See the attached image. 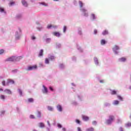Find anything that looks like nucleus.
<instances>
[{
  "instance_id": "nucleus-1",
  "label": "nucleus",
  "mask_w": 131,
  "mask_h": 131,
  "mask_svg": "<svg viewBox=\"0 0 131 131\" xmlns=\"http://www.w3.org/2000/svg\"><path fill=\"white\" fill-rule=\"evenodd\" d=\"M20 59H22L21 56L18 57H12L8 58L7 61H9L10 62H14V61H19Z\"/></svg>"
},
{
  "instance_id": "nucleus-36",
  "label": "nucleus",
  "mask_w": 131,
  "mask_h": 131,
  "mask_svg": "<svg viewBox=\"0 0 131 131\" xmlns=\"http://www.w3.org/2000/svg\"><path fill=\"white\" fill-rule=\"evenodd\" d=\"M5 10L4 9V8L0 7V12H1V13H3V12H4Z\"/></svg>"
},
{
  "instance_id": "nucleus-30",
  "label": "nucleus",
  "mask_w": 131,
  "mask_h": 131,
  "mask_svg": "<svg viewBox=\"0 0 131 131\" xmlns=\"http://www.w3.org/2000/svg\"><path fill=\"white\" fill-rule=\"evenodd\" d=\"M48 110H49V111H53V107H52V106H49L48 107Z\"/></svg>"
},
{
  "instance_id": "nucleus-41",
  "label": "nucleus",
  "mask_w": 131,
  "mask_h": 131,
  "mask_svg": "<svg viewBox=\"0 0 131 131\" xmlns=\"http://www.w3.org/2000/svg\"><path fill=\"white\" fill-rule=\"evenodd\" d=\"M57 126H58V127H59V128H62V125L61 124H58Z\"/></svg>"
},
{
  "instance_id": "nucleus-7",
  "label": "nucleus",
  "mask_w": 131,
  "mask_h": 131,
  "mask_svg": "<svg viewBox=\"0 0 131 131\" xmlns=\"http://www.w3.org/2000/svg\"><path fill=\"white\" fill-rule=\"evenodd\" d=\"M57 110L60 112H62L63 110V108H62V106H61V105H59V104L57 105Z\"/></svg>"
},
{
  "instance_id": "nucleus-39",
  "label": "nucleus",
  "mask_w": 131,
  "mask_h": 131,
  "mask_svg": "<svg viewBox=\"0 0 131 131\" xmlns=\"http://www.w3.org/2000/svg\"><path fill=\"white\" fill-rule=\"evenodd\" d=\"M41 5H42L43 6H45V7H47L48 6V4H46L45 3H41Z\"/></svg>"
},
{
  "instance_id": "nucleus-23",
  "label": "nucleus",
  "mask_w": 131,
  "mask_h": 131,
  "mask_svg": "<svg viewBox=\"0 0 131 131\" xmlns=\"http://www.w3.org/2000/svg\"><path fill=\"white\" fill-rule=\"evenodd\" d=\"M28 101L29 103H33L34 100H33V98H29L28 99Z\"/></svg>"
},
{
  "instance_id": "nucleus-31",
  "label": "nucleus",
  "mask_w": 131,
  "mask_h": 131,
  "mask_svg": "<svg viewBox=\"0 0 131 131\" xmlns=\"http://www.w3.org/2000/svg\"><path fill=\"white\" fill-rule=\"evenodd\" d=\"M49 60H55V56H51L49 57Z\"/></svg>"
},
{
  "instance_id": "nucleus-44",
  "label": "nucleus",
  "mask_w": 131,
  "mask_h": 131,
  "mask_svg": "<svg viewBox=\"0 0 131 131\" xmlns=\"http://www.w3.org/2000/svg\"><path fill=\"white\" fill-rule=\"evenodd\" d=\"M127 126H131V123H128L126 124Z\"/></svg>"
},
{
  "instance_id": "nucleus-49",
  "label": "nucleus",
  "mask_w": 131,
  "mask_h": 131,
  "mask_svg": "<svg viewBox=\"0 0 131 131\" xmlns=\"http://www.w3.org/2000/svg\"><path fill=\"white\" fill-rule=\"evenodd\" d=\"M51 40V39H47L46 41L49 42V41Z\"/></svg>"
},
{
  "instance_id": "nucleus-54",
  "label": "nucleus",
  "mask_w": 131,
  "mask_h": 131,
  "mask_svg": "<svg viewBox=\"0 0 131 131\" xmlns=\"http://www.w3.org/2000/svg\"><path fill=\"white\" fill-rule=\"evenodd\" d=\"M117 120H118V122H120V121H120V120H119V119H118Z\"/></svg>"
},
{
  "instance_id": "nucleus-53",
  "label": "nucleus",
  "mask_w": 131,
  "mask_h": 131,
  "mask_svg": "<svg viewBox=\"0 0 131 131\" xmlns=\"http://www.w3.org/2000/svg\"><path fill=\"white\" fill-rule=\"evenodd\" d=\"M62 130H63V131H66V128H62Z\"/></svg>"
},
{
  "instance_id": "nucleus-3",
  "label": "nucleus",
  "mask_w": 131,
  "mask_h": 131,
  "mask_svg": "<svg viewBox=\"0 0 131 131\" xmlns=\"http://www.w3.org/2000/svg\"><path fill=\"white\" fill-rule=\"evenodd\" d=\"M53 34L54 36H56L57 37H60V36H61V33L58 32H54Z\"/></svg>"
},
{
  "instance_id": "nucleus-32",
  "label": "nucleus",
  "mask_w": 131,
  "mask_h": 131,
  "mask_svg": "<svg viewBox=\"0 0 131 131\" xmlns=\"http://www.w3.org/2000/svg\"><path fill=\"white\" fill-rule=\"evenodd\" d=\"M45 63L46 64H49L50 63V61L48 58L45 59Z\"/></svg>"
},
{
  "instance_id": "nucleus-43",
  "label": "nucleus",
  "mask_w": 131,
  "mask_h": 131,
  "mask_svg": "<svg viewBox=\"0 0 131 131\" xmlns=\"http://www.w3.org/2000/svg\"><path fill=\"white\" fill-rule=\"evenodd\" d=\"M76 122L77 123H78V124H79L80 123V121H79V120H76Z\"/></svg>"
},
{
  "instance_id": "nucleus-42",
  "label": "nucleus",
  "mask_w": 131,
  "mask_h": 131,
  "mask_svg": "<svg viewBox=\"0 0 131 131\" xmlns=\"http://www.w3.org/2000/svg\"><path fill=\"white\" fill-rule=\"evenodd\" d=\"M118 98L121 101H122V97L120 96H118Z\"/></svg>"
},
{
  "instance_id": "nucleus-5",
  "label": "nucleus",
  "mask_w": 131,
  "mask_h": 131,
  "mask_svg": "<svg viewBox=\"0 0 131 131\" xmlns=\"http://www.w3.org/2000/svg\"><path fill=\"white\" fill-rule=\"evenodd\" d=\"M81 11L83 12V16H85V17H88V12H86V10H85V9H81Z\"/></svg>"
},
{
  "instance_id": "nucleus-27",
  "label": "nucleus",
  "mask_w": 131,
  "mask_h": 131,
  "mask_svg": "<svg viewBox=\"0 0 131 131\" xmlns=\"http://www.w3.org/2000/svg\"><path fill=\"white\" fill-rule=\"evenodd\" d=\"M91 17L92 19H93V20H95V19H96V15L94 14H92Z\"/></svg>"
},
{
  "instance_id": "nucleus-24",
  "label": "nucleus",
  "mask_w": 131,
  "mask_h": 131,
  "mask_svg": "<svg viewBox=\"0 0 131 131\" xmlns=\"http://www.w3.org/2000/svg\"><path fill=\"white\" fill-rule=\"evenodd\" d=\"M119 104V101L118 100H115L114 102V105H118Z\"/></svg>"
},
{
  "instance_id": "nucleus-55",
  "label": "nucleus",
  "mask_w": 131,
  "mask_h": 131,
  "mask_svg": "<svg viewBox=\"0 0 131 131\" xmlns=\"http://www.w3.org/2000/svg\"><path fill=\"white\" fill-rule=\"evenodd\" d=\"M54 2H57L58 0H53Z\"/></svg>"
},
{
  "instance_id": "nucleus-9",
  "label": "nucleus",
  "mask_w": 131,
  "mask_h": 131,
  "mask_svg": "<svg viewBox=\"0 0 131 131\" xmlns=\"http://www.w3.org/2000/svg\"><path fill=\"white\" fill-rule=\"evenodd\" d=\"M43 88L44 89V90L42 91L43 94H48V89L47 88V87L43 85Z\"/></svg>"
},
{
  "instance_id": "nucleus-56",
  "label": "nucleus",
  "mask_w": 131,
  "mask_h": 131,
  "mask_svg": "<svg viewBox=\"0 0 131 131\" xmlns=\"http://www.w3.org/2000/svg\"><path fill=\"white\" fill-rule=\"evenodd\" d=\"M129 90H131V86L129 88Z\"/></svg>"
},
{
  "instance_id": "nucleus-21",
  "label": "nucleus",
  "mask_w": 131,
  "mask_h": 131,
  "mask_svg": "<svg viewBox=\"0 0 131 131\" xmlns=\"http://www.w3.org/2000/svg\"><path fill=\"white\" fill-rule=\"evenodd\" d=\"M13 5H15V2H13V1H11L9 4V5L10 6V7H12V6H13Z\"/></svg>"
},
{
  "instance_id": "nucleus-37",
  "label": "nucleus",
  "mask_w": 131,
  "mask_h": 131,
  "mask_svg": "<svg viewBox=\"0 0 131 131\" xmlns=\"http://www.w3.org/2000/svg\"><path fill=\"white\" fill-rule=\"evenodd\" d=\"M66 29H67V28L66 27V26H64L63 27V32L65 33L66 32Z\"/></svg>"
},
{
  "instance_id": "nucleus-45",
  "label": "nucleus",
  "mask_w": 131,
  "mask_h": 131,
  "mask_svg": "<svg viewBox=\"0 0 131 131\" xmlns=\"http://www.w3.org/2000/svg\"><path fill=\"white\" fill-rule=\"evenodd\" d=\"M77 130H78V131H81V128H80V127H77Z\"/></svg>"
},
{
  "instance_id": "nucleus-40",
  "label": "nucleus",
  "mask_w": 131,
  "mask_h": 131,
  "mask_svg": "<svg viewBox=\"0 0 131 131\" xmlns=\"http://www.w3.org/2000/svg\"><path fill=\"white\" fill-rule=\"evenodd\" d=\"M18 93L20 95V96H22V91L20 89L18 90Z\"/></svg>"
},
{
  "instance_id": "nucleus-18",
  "label": "nucleus",
  "mask_w": 131,
  "mask_h": 131,
  "mask_svg": "<svg viewBox=\"0 0 131 131\" xmlns=\"http://www.w3.org/2000/svg\"><path fill=\"white\" fill-rule=\"evenodd\" d=\"M94 62H95V64L96 65H98L99 64V61L98 60V58H97V57H95L94 58Z\"/></svg>"
},
{
  "instance_id": "nucleus-48",
  "label": "nucleus",
  "mask_w": 131,
  "mask_h": 131,
  "mask_svg": "<svg viewBox=\"0 0 131 131\" xmlns=\"http://www.w3.org/2000/svg\"><path fill=\"white\" fill-rule=\"evenodd\" d=\"M94 34H96L97 32V30H94Z\"/></svg>"
},
{
  "instance_id": "nucleus-6",
  "label": "nucleus",
  "mask_w": 131,
  "mask_h": 131,
  "mask_svg": "<svg viewBox=\"0 0 131 131\" xmlns=\"http://www.w3.org/2000/svg\"><path fill=\"white\" fill-rule=\"evenodd\" d=\"M9 83H11V84H13L15 83V82L14 81V80H12L11 79H8L7 80V85H9Z\"/></svg>"
},
{
  "instance_id": "nucleus-20",
  "label": "nucleus",
  "mask_w": 131,
  "mask_h": 131,
  "mask_svg": "<svg viewBox=\"0 0 131 131\" xmlns=\"http://www.w3.org/2000/svg\"><path fill=\"white\" fill-rule=\"evenodd\" d=\"M108 31H107V30H105L104 31H103L102 32V34L103 35H106L107 34H108Z\"/></svg>"
},
{
  "instance_id": "nucleus-4",
  "label": "nucleus",
  "mask_w": 131,
  "mask_h": 131,
  "mask_svg": "<svg viewBox=\"0 0 131 131\" xmlns=\"http://www.w3.org/2000/svg\"><path fill=\"white\" fill-rule=\"evenodd\" d=\"M113 50L114 51V52L116 53L117 54V52H116V51L119 50V47L116 45H115L114 48H113Z\"/></svg>"
},
{
  "instance_id": "nucleus-28",
  "label": "nucleus",
  "mask_w": 131,
  "mask_h": 131,
  "mask_svg": "<svg viewBox=\"0 0 131 131\" xmlns=\"http://www.w3.org/2000/svg\"><path fill=\"white\" fill-rule=\"evenodd\" d=\"M112 95H116L117 92L115 90H113L111 92Z\"/></svg>"
},
{
  "instance_id": "nucleus-47",
  "label": "nucleus",
  "mask_w": 131,
  "mask_h": 131,
  "mask_svg": "<svg viewBox=\"0 0 131 131\" xmlns=\"http://www.w3.org/2000/svg\"><path fill=\"white\" fill-rule=\"evenodd\" d=\"M35 38H35V36H32V39H33H33H35Z\"/></svg>"
},
{
  "instance_id": "nucleus-26",
  "label": "nucleus",
  "mask_w": 131,
  "mask_h": 131,
  "mask_svg": "<svg viewBox=\"0 0 131 131\" xmlns=\"http://www.w3.org/2000/svg\"><path fill=\"white\" fill-rule=\"evenodd\" d=\"M79 4L80 8H82L83 6V4L82 3V2L81 1H79Z\"/></svg>"
},
{
  "instance_id": "nucleus-22",
  "label": "nucleus",
  "mask_w": 131,
  "mask_h": 131,
  "mask_svg": "<svg viewBox=\"0 0 131 131\" xmlns=\"http://www.w3.org/2000/svg\"><path fill=\"white\" fill-rule=\"evenodd\" d=\"M100 42H101V45H105V43H106V41L104 39H102Z\"/></svg>"
},
{
  "instance_id": "nucleus-33",
  "label": "nucleus",
  "mask_w": 131,
  "mask_h": 131,
  "mask_svg": "<svg viewBox=\"0 0 131 131\" xmlns=\"http://www.w3.org/2000/svg\"><path fill=\"white\" fill-rule=\"evenodd\" d=\"M30 118H31V119H34V118H35V117L33 115H31L30 116Z\"/></svg>"
},
{
  "instance_id": "nucleus-13",
  "label": "nucleus",
  "mask_w": 131,
  "mask_h": 131,
  "mask_svg": "<svg viewBox=\"0 0 131 131\" xmlns=\"http://www.w3.org/2000/svg\"><path fill=\"white\" fill-rule=\"evenodd\" d=\"M38 125H39V127H40L41 128L45 127V124L42 122L39 123Z\"/></svg>"
},
{
  "instance_id": "nucleus-25",
  "label": "nucleus",
  "mask_w": 131,
  "mask_h": 131,
  "mask_svg": "<svg viewBox=\"0 0 131 131\" xmlns=\"http://www.w3.org/2000/svg\"><path fill=\"white\" fill-rule=\"evenodd\" d=\"M95 129L93 127H90L86 129V131H94Z\"/></svg>"
},
{
  "instance_id": "nucleus-15",
  "label": "nucleus",
  "mask_w": 131,
  "mask_h": 131,
  "mask_svg": "<svg viewBox=\"0 0 131 131\" xmlns=\"http://www.w3.org/2000/svg\"><path fill=\"white\" fill-rule=\"evenodd\" d=\"M109 119L111 120L112 121H114V119H115V118L114 116L111 115L109 116Z\"/></svg>"
},
{
  "instance_id": "nucleus-11",
  "label": "nucleus",
  "mask_w": 131,
  "mask_h": 131,
  "mask_svg": "<svg viewBox=\"0 0 131 131\" xmlns=\"http://www.w3.org/2000/svg\"><path fill=\"white\" fill-rule=\"evenodd\" d=\"M4 92H5V93L8 94V95H11V94H12V91H11V90L8 89H5L4 90Z\"/></svg>"
},
{
  "instance_id": "nucleus-19",
  "label": "nucleus",
  "mask_w": 131,
  "mask_h": 131,
  "mask_svg": "<svg viewBox=\"0 0 131 131\" xmlns=\"http://www.w3.org/2000/svg\"><path fill=\"white\" fill-rule=\"evenodd\" d=\"M112 122L113 121L110 120V119H108V120H107L106 123V124H111V123H112Z\"/></svg>"
},
{
  "instance_id": "nucleus-14",
  "label": "nucleus",
  "mask_w": 131,
  "mask_h": 131,
  "mask_svg": "<svg viewBox=\"0 0 131 131\" xmlns=\"http://www.w3.org/2000/svg\"><path fill=\"white\" fill-rule=\"evenodd\" d=\"M21 3L23 6H25V7H27V6H28V4H27V2H26L25 0H22Z\"/></svg>"
},
{
  "instance_id": "nucleus-12",
  "label": "nucleus",
  "mask_w": 131,
  "mask_h": 131,
  "mask_svg": "<svg viewBox=\"0 0 131 131\" xmlns=\"http://www.w3.org/2000/svg\"><path fill=\"white\" fill-rule=\"evenodd\" d=\"M36 115L37 117H38V118L41 117V113L39 111L37 112Z\"/></svg>"
},
{
  "instance_id": "nucleus-29",
  "label": "nucleus",
  "mask_w": 131,
  "mask_h": 131,
  "mask_svg": "<svg viewBox=\"0 0 131 131\" xmlns=\"http://www.w3.org/2000/svg\"><path fill=\"white\" fill-rule=\"evenodd\" d=\"M0 98L2 100H5V99H6V96H5V95H1Z\"/></svg>"
},
{
  "instance_id": "nucleus-16",
  "label": "nucleus",
  "mask_w": 131,
  "mask_h": 131,
  "mask_svg": "<svg viewBox=\"0 0 131 131\" xmlns=\"http://www.w3.org/2000/svg\"><path fill=\"white\" fill-rule=\"evenodd\" d=\"M52 27H54V28H57V26H53L52 25H48L47 26V28L50 29V28H52Z\"/></svg>"
},
{
  "instance_id": "nucleus-46",
  "label": "nucleus",
  "mask_w": 131,
  "mask_h": 131,
  "mask_svg": "<svg viewBox=\"0 0 131 131\" xmlns=\"http://www.w3.org/2000/svg\"><path fill=\"white\" fill-rule=\"evenodd\" d=\"M49 89L52 91V92L54 91V89H53V88H52L51 86H50Z\"/></svg>"
},
{
  "instance_id": "nucleus-10",
  "label": "nucleus",
  "mask_w": 131,
  "mask_h": 131,
  "mask_svg": "<svg viewBox=\"0 0 131 131\" xmlns=\"http://www.w3.org/2000/svg\"><path fill=\"white\" fill-rule=\"evenodd\" d=\"M42 56H43V50L41 49L39 52L38 56L42 57Z\"/></svg>"
},
{
  "instance_id": "nucleus-57",
  "label": "nucleus",
  "mask_w": 131,
  "mask_h": 131,
  "mask_svg": "<svg viewBox=\"0 0 131 131\" xmlns=\"http://www.w3.org/2000/svg\"><path fill=\"white\" fill-rule=\"evenodd\" d=\"M5 113V111H3V112H2V113Z\"/></svg>"
},
{
  "instance_id": "nucleus-38",
  "label": "nucleus",
  "mask_w": 131,
  "mask_h": 131,
  "mask_svg": "<svg viewBox=\"0 0 131 131\" xmlns=\"http://www.w3.org/2000/svg\"><path fill=\"white\" fill-rule=\"evenodd\" d=\"M92 124H93V125H96L97 124V121H93Z\"/></svg>"
},
{
  "instance_id": "nucleus-2",
  "label": "nucleus",
  "mask_w": 131,
  "mask_h": 131,
  "mask_svg": "<svg viewBox=\"0 0 131 131\" xmlns=\"http://www.w3.org/2000/svg\"><path fill=\"white\" fill-rule=\"evenodd\" d=\"M37 68V66L36 65L34 66H30L28 67V71H31V70H34V69H36Z\"/></svg>"
},
{
  "instance_id": "nucleus-34",
  "label": "nucleus",
  "mask_w": 131,
  "mask_h": 131,
  "mask_svg": "<svg viewBox=\"0 0 131 131\" xmlns=\"http://www.w3.org/2000/svg\"><path fill=\"white\" fill-rule=\"evenodd\" d=\"M4 52H5V51L3 49L0 50V55L4 54Z\"/></svg>"
},
{
  "instance_id": "nucleus-52",
  "label": "nucleus",
  "mask_w": 131,
  "mask_h": 131,
  "mask_svg": "<svg viewBox=\"0 0 131 131\" xmlns=\"http://www.w3.org/2000/svg\"><path fill=\"white\" fill-rule=\"evenodd\" d=\"M120 131H123V129L122 128H120Z\"/></svg>"
},
{
  "instance_id": "nucleus-17",
  "label": "nucleus",
  "mask_w": 131,
  "mask_h": 131,
  "mask_svg": "<svg viewBox=\"0 0 131 131\" xmlns=\"http://www.w3.org/2000/svg\"><path fill=\"white\" fill-rule=\"evenodd\" d=\"M119 60L121 62H125V61H126V58H125L124 57H122L121 58H119Z\"/></svg>"
},
{
  "instance_id": "nucleus-51",
  "label": "nucleus",
  "mask_w": 131,
  "mask_h": 131,
  "mask_svg": "<svg viewBox=\"0 0 131 131\" xmlns=\"http://www.w3.org/2000/svg\"><path fill=\"white\" fill-rule=\"evenodd\" d=\"M100 82H101V83H103V82H104V81L103 80H101L100 81Z\"/></svg>"
},
{
  "instance_id": "nucleus-8",
  "label": "nucleus",
  "mask_w": 131,
  "mask_h": 131,
  "mask_svg": "<svg viewBox=\"0 0 131 131\" xmlns=\"http://www.w3.org/2000/svg\"><path fill=\"white\" fill-rule=\"evenodd\" d=\"M82 118L83 120H84L85 121H88V120H89V119H90L89 117H88L86 116H84V115L82 116Z\"/></svg>"
},
{
  "instance_id": "nucleus-50",
  "label": "nucleus",
  "mask_w": 131,
  "mask_h": 131,
  "mask_svg": "<svg viewBox=\"0 0 131 131\" xmlns=\"http://www.w3.org/2000/svg\"><path fill=\"white\" fill-rule=\"evenodd\" d=\"M0 92H4V89L0 88Z\"/></svg>"
},
{
  "instance_id": "nucleus-35",
  "label": "nucleus",
  "mask_w": 131,
  "mask_h": 131,
  "mask_svg": "<svg viewBox=\"0 0 131 131\" xmlns=\"http://www.w3.org/2000/svg\"><path fill=\"white\" fill-rule=\"evenodd\" d=\"M2 83L3 85H4V86H5L6 85V81L5 80H3L2 82Z\"/></svg>"
}]
</instances>
